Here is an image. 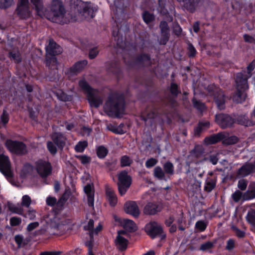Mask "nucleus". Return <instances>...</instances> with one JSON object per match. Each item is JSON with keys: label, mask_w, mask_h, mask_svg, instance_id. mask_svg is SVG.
Instances as JSON below:
<instances>
[{"label": "nucleus", "mask_w": 255, "mask_h": 255, "mask_svg": "<svg viewBox=\"0 0 255 255\" xmlns=\"http://www.w3.org/2000/svg\"><path fill=\"white\" fill-rule=\"evenodd\" d=\"M113 18L116 26L113 27L112 35L117 47L125 49L128 46V6L126 0H118L113 7Z\"/></svg>", "instance_id": "nucleus-1"}, {"label": "nucleus", "mask_w": 255, "mask_h": 255, "mask_svg": "<svg viewBox=\"0 0 255 255\" xmlns=\"http://www.w3.org/2000/svg\"><path fill=\"white\" fill-rule=\"evenodd\" d=\"M104 108L109 116L116 118L122 117L125 112V100L124 95L118 92L110 94Z\"/></svg>", "instance_id": "nucleus-2"}, {"label": "nucleus", "mask_w": 255, "mask_h": 255, "mask_svg": "<svg viewBox=\"0 0 255 255\" xmlns=\"http://www.w3.org/2000/svg\"><path fill=\"white\" fill-rule=\"evenodd\" d=\"M78 85L86 95L87 99L91 107L98 108L102 105L103 99L99 94L98 89L92 88L84 79L80 80Z\"/></svg>", "instance_id": "nucleus-3"}, {"label": "nucleus", "mask_w": 255, "mask_h": 255, "mask_svg": "<svg viewBox=\"0 0 255 255\" xmlns=\"http://www.w3.org/2000/svg\"><path fill=\"white\" fill-rule=\"evenodd\" d=\"M235 82L236 90L233 95L232 99L237 103H242L247 97V91L249 89L248 78H244V74L239 72L236 74Z\"/></svg>", "instance_id": "nucleus-4"}, {"label": "nucleus", "mask_w": 255, "mask_h": 255, "mask_svg": "<svg viewBox=\"0 0 255 255\" xmlns=\"http://www.w3.org/2000/svg\"><path fill=\"white\" fill-rule=\"evenodd\" d=\"M50 9L47 18L52 22L62 24L66 13L62 2L60 0H52Z\"/></svg>", "instance_id": "nucleus-5"}, {"label": "nucleus", "mask_w": 255, "mask_h": 255, "mask_svg": "<svg viewBox=\"0 0 255 255\" xmlns=\"http://www.w3.org/2000/svg\"><path fill=\"white\" fill-rule=\"evenodd\" d=\"M74 10L87 18H93L95 16L98 10V6L91 2H84L81 0H76L73 5Z\"/></svg>", "instance_id": "nucleus-6"}, {"label": "nucleus", "mask_w": 255, "mask_h": 255, "mask_svg": "<svg viewBox=\"0 0 255 255\" xmlns=\"http://www.w3.org/2000/svg\"><path fill=\"white\" fill-rule=\"evenodd\" d=\"M5 145L10 152L16 155H23L27 153L26 145L22 141L8 139Z\"/></svg>", "instance_id": "nucleus-7"}, {"label": "nucleus", "mask_w": 255, "mask_h": 255, "mask_svg": "<svg viewBox=\"0 0 255 255\" xmlns=\"http://www.w3.org/2000/svg\"><path fill=\"white\" fill-rule=\"evenodd\" d=\"M145 231L152 239L159 237L162 240L166 237L162 227L155 221L147 224L145 227Z\"/></svg>", "instance_id": "nucleus-8"}, {"label": "nucleus", "mask_w": 255, "mask_h": 255, "mask_svg": "<svg viewBox=\"0 0 255 255\" xmlns=\"http://www.w3.org/2000/svg\"><path fill=\"white\" fill-rule=\"evenodd\" d=\"M208 91L214 96V100L218 108L223 110L225 108V95L220 89L212 86L208 87Z\"/></svg>", "instance_id": "nucleus-9"}, {"label": "nucleus", "mask_w": 255, "mask_h": 255, "mask_svg": "<svg viewBox=\"0 0 255 255\" xmlns=\"http://www.w3.org/2000/svg\"><path fill=\"white\" fill-rule=\"evenodd\" d=\"M36 170L42 178H46L51 174L52 165L48 161L39 159L35 162Z\"/></svg>", "instance_id": "nucleus-10"}, {"label": "nucleus", "mask_w": 255, "mask_h": 255, "mask_svg": "<svg viewBox=\"0 0 255 255\" xmlns=\"http://www.w3.org/2000/svg\"><path fill=\"white\" fill-rule=\"evenodd\" d=\"M215 121L223 129L231 128L236 123V120L231 115L224 113L216 115Z\"/></svg>", "instance_id": "nucleus-11"}, {"label": "nucleus", "mask_w": 255, "mask_h": 255, "mask_svg": "<svg viewBox=\"0 0 255 255\" xmlns=\"http://www.w3.org/2000/svg\"><path fill=\"white\" fill-rule=\"evenodd\" d=\"M106 70L108 73L114 75L118 79L122 76V70L121 63L118 60H112L108 61L106 64Z\"/></svg>", "instance_id": "nucleus-12"}, {"label": "nucleus", "mask_w": 255, "mask_h": 255, "mask_svg": "<svg viewBox=\"0 0 255 255\" xmlns=\"http://www.w3.org/2000/svg\"><path fill=\"white\" fill-rule=\"evenodd\" d=\"M159 27L160 30L161 37L159 40L160 45H166L170 38V28L165 20L160 22Z\"/></svg>", "instance_id": "nucleus-13"}, {"label": "nucleus", "mask_w": 255, "mask_h": 255, "mask_svg": "<svg viewBox=\"0 0 255 255\" xmlns=\"http://www.w3.org/2000/svg\"><path fill=\"white\" fill-rule=\"evenodd\" d=\"M255 172V161L254 162H246L237 171L238 177H246Z\"/></svg>", "instance_id": "nucleus-14"}, {"label": "nucleus", "mask_w": 255, "mask_h": 255, "mask_svg": "<svg viewBox=\"0 0 255 255\" xmlns=\"http://www.w3.org/2000/svg\"><path fill=\"white\" fill-rule=\"evenodd\" d=\"M118 190L121 195L126 194L128 189V171L124 170L118 174Z\"/></svg>", "instance_id": "nucleus-15"}, {"label": "nucleus", "mask_w": 255, "mask_h": 255, "mask_svg": "<svg viewBox=\"0 0 255 255\" xmlns=\"http://www.w3.org/2000/svg\"><path fill=\"white\" fill-rule=\"evenodd\" d=\"M0 171L6 177H12L9 158L3 154H0Z\"/></svg>", "instance_id": "nucleus-16"}, {"label": "nucleus", "mask_w": 255, "mask_h": 255, "mask_svg": "<svg viewBox=\"0 0 255 255\" xmlns=\"http://www.w3.org/2000/svg\"><path fill=\"white\" fill-rule=\"evenodd\" d=\"M163 208L162 203L159 202H148L144 207L143 212L146 215H155L160 212Z\"/></svg>", "instance_id": "nucleus-17"}, {"label": "nucleus", "mask_w": 255, "mask_h": 255, "mask_svg": "<svg viewBox=\"0 0 255 255\" xmlns=\"http://www.w3.org/2000/svg\"><path fill=\"white\" fill-rule=\"evenodd\" d=\"M45 50L46 54L50 56H56L62 52V47L52 39H49L48 44L45 47Z\"/></svg>", "instance_id": "nucleus-18"}, {"label": "nucleus", "mask_w": 255, "mask_h": 255, "mask_svg": "<svg viewBox=\"0 0 255 255\" xmlns=\"http://www.w3.org/2000/svg\"><path fill=\"white\" fill-rule=\"evenodd\" d=\"M15 13L20 19H27L31 16L29 5L17 4Z\"/></svg>", "instance_id": "nucleus-19"}, {"label": "nucleus", "mask_w": 255, "mask_h": 255, "mask_svg": "<svg viewBox=\"0 0 255 255\" xmlns=\"http://www.w3.org/2000/svg\"><path fill=\"white\" fill-rule=\"evenodd\" d=\"M179 2L183 3V7L190 13H194L202 0H177Z\"/></svg>", "instance_id": "nucleus-20"}, {"label": "nucleus", "mask_w": 255, "mask_h": 255, "mask_svg": "<svg viewBox=\"0 0 255 255\" xmlns=\"http://www.w3.org/2000/svg\"><path fill=\"white\" fill-rule=\"evenodd\" d=\"M134 62L136 65L142 67L149 66L151 64L150 55L147 53H141L135 57Z\"/></svg>", "instance_id": "nucleus-21"}, {"label": "nucleus", "mask_w": 255, "mask_h": 255, "mask_svg": "<svg viewBox=\"0 0 255 255\" xmlns=\"http://www.w3.org/2000/svg\"><path fill=\"white\" fill-rule=\"evenodd\" d=\"M87 64V60L77 61L68 69L67 73L72 76L76 75L84 69Z\"/></svg>", "instance_id": "nucleus-22"}, {"label": "nucleus", "mask_w": 255, "mask_h": 255, "mask_svg": "<svg viewBox=\"0 0 255 255\" xmlns=\"http://www.w3.org/2000/svg\"><path fill=\"white\" fill-rule=\"evenodd\" d=\"M53 143L57 147L62 150L65 145L67 138L66 136L61 132H54L51 136Z\"/></svg>", "instance_id": "nucleus-23"}, {"label": "nucleus", "mask_w": 255, "mask_h": 255, "mask_svg": "<svg viewBox=\"0 0 255 255\" xmlns=\"http://www.w3.org/2000/svg\"><path fill=\"white\" fill-rule=\"evenodd\" d=\"M113 218L116 224L119 226L123 227L124 230H121L118 231L117 236L128 234V219H122L116 214H113Z\"/></svg>", "instance_id": "nucleus-24"}, {"label": "nucleus", "mask_w": 255, "mask_h": 255, "mask_svg": "<svg viewBox=\"0 0 255 255\" xmlns=\"http://www.w3.org/2000/svg\"><path fill=\"white\" fill-rule=\"evenodd\" d=\"M225 138V135L223 132H219L217 134H213L204 138V142L207 145H211L217 143Z\"/></svg>", "instance_id": "nucleus-25"}, {"label": "nucleus", "mask_w": 255, "mask_h": 255, "mask_svg": "<svg viewBox=\"0 0 255 255\" xmlns=\"http://www.w3.org/2000/svg\"><path fill=\"white\" fill-rule=\"evenodd\" d=\"M210 123L209 121H199L197 126L194 128V134L196 136H200L204 131L210 128Z\"/></svg>", "instance_id": "nucleus-26"}, {"label": "nucleus", "mask_w": 255, "mask_h": 255, "mask_svg": "<svg viewBox=\"0 0 255 255\" xmlns=\"http://www.w3.org/2000/svg\"><path fill=\"white\" fill-rule=\"evenodd\" d=\"M235 119L236 120V123L242 126L250 127L255 124L252 120L249 119L247 114L237 115V117Z\"/></svg>", "instance_id": "nucleus-27"}, {"label": "nucleus", "mask_w": 255, "mask_h": 255, "mask_svg": "<svg viewBox=\"0 0 255 255\" xmlns=\"http://www.w3.org/2000/svg\"><path fill=\"white\" fill-rule=\"evenodd\" d=\"M106 195L110 205L115 207L117 204L118 199L114 190L110 187H106Z\"/></svg>", "instance_id": "nucleus-28"}, {"label": "nucleus", "mask_w": 255, "mask_h": 255, "mask_svg": "<svg viewBox=\"0 0 255 255\" xmlns=\"http://www.w3.org/2000/svg\"><path fill=\"white\" fill-rule=\"evenodd\" d=\"M115 243L118 250L121 252L125 251L128 248V240L122 236H117Z\"/></svg>", "instance_id": "nucleus-29"}, {"label": "nucleus", "mask_w": 255, "mask_h": 255, "mask_svg": "<svg viewBox=\"0 0 255 255\" xmlns=\"http://www.w3.org/2000/svg\"><path fill=\"white\" fill-rule=\"evenodd\" d=\"M204 153V148L201 145L196 144L194 148L190 151V155L192 157L198 159L202 156Z\"/></svg>", "instance_id": "nucleus-30"}, {"label": "nucleus", "mask_w": 255, "mask_h": 255, "mask_svg": "<svg viewBox=\"0 0 255 255\" xmlns=\"http://www.w3.org/2000/svg\"><path fill=\"white\" fill-rule=\"evenodd\" d=\"M58 64L57 59L56 56H50L46 54L45 64L47 67L51 69L57 70L56 67Z\"/></svg>", "instance_id": "nucleus-31"}, {"label": "nucleus", "mask_w": 255, "mask_h": 255, "mask_svg": "<svg viewBox=\"0 0 255 255\" xmlns=\"http://www.w3.org/2000/svg\"><path fill=\"white\" fill-rule=\"evenodd\" d=\"M139 213L138 207L135 202L128 201V214L136 218L138 217Z\"/></svg>", "instance_id": "nucleus-32"}, {"label": "nucleus", "mask_w": 255, "mask_h": 255, "mask_svg": "<svg viewBox=\"0 0 255 255\" xmlns=\"http://www.w3.org/2000/svg\"><path fill=\"white\" fill-rule=\"evenodd\" d=\"M153 176L155 178L159 180L167 181L165 172L160 166H156L153 170Z\"/></svg>", "instance_id": "nucleus-33"}, {"label": "nucleus", "mask_w": 255, "mask_h": 255, "mask_svg": "<svg viewBox=\"0 0 255 255\" xmlns=\"http://www.w3.org/2000/svg\"><path fill=\"white\" fill-rule=\"evenodd\" d=\"M34 5L37 15H41L43 12V4L42 0H30Z\"/></svg>", "instance_id": "nucleus-34"}, {"label": "nucleus", "mask_w": 255, "mask_h": 255, "mask_svg": "<svg viewBox=\"0 0 255 255\" xmlns=\"http://www.w3.org/2000/svg\"><path fill=\"white\" fill-rule=\"evenodd\" d=\"M192 102L193 107L199 112L202 113L206 109L205 104L199 100H197L194 97L192 99Z\"/></svg>", "instance_id": "nucleus-35"}, {"label": "nucleus", "mask_w": 255, "mask_h": 255, "mask_svg": "<svg viewBox=\"0 0 255 255\" xmlns=\"http://www.w3.org/2000/svg\"><path fill=\"white\" fill-rule=\"evenodd\" d=\"M219 158L217 154H212L205 156L201 160V162H209L213 165L217 164Z\"/></svg>", "instance_id": "nucleus-36"}, {"label": "nucleus", "mask_w": 255, "mask_h": 255, "mask_svg": "<svg viewBox=\"0 0 255 255\" xmlns=\"http://www.w3.org/2000/svg\"><path fill=\"white\" fill-rule=\"evenodd\" d=\"M143 21L147 24L153 22L155 20V16L153 13L147 10H144L142 14Z\"/></svg>", "instance_id": "nucleus-37"}, {"label": "nucleus", "mask_w": 255, "mask_h": 255, "mask_svg": "<svg viewBox=\"0 0 255 255\" xmlns=\"http://www.w3.org/2000/svg\"><path fill=\"white\" fill-rule=\"evenodd\" d=\"M216 185V180L213 178H209L205 182L204 185V190L209 193L215 187Z\"/></svg>", "instance_id": "nucleus-38"}, {"label": "nucleus", "mask_w": 255, "mask_h": 255, "mask_svg": "<svg viewBox=\"0 0 255 255\" xmlns=\"http://www.w3.org/2000/svg\"><path fill=\"white\" fill-rule=\"evenodd\" d=\"M247 221L252 227L255 228V210L251 209L248 212L246 217Z\"/></svg>", "instance_id": "nucleus-39"}, {"label": "nucleus", "mask_w": 255, "mask_h": 255, "mask_svg": "<svg viewBox=\"0 0 255 255\" xmlns=\"http://www.w3.org/2000/svg\"><path fill=\"white\" fill-rule=\"evenodd\" d=\"M108 150L103 145L98 146L96 149V154L100 159H104L108 154Z\"/></svg>", "instance_id": "nucleus-40"}, {"label": "nucleus", "mask_w": 255, "mask_h": 255, "mask_svg": "<svg viewBox=\"0 0 255 255\" xmlns=\"http://www.w3.org/2000/svg\"><path fill=\"white\" fill-rule=\"evenodd\" d=\"M163 169L165 174L166 173L170 175L174 174V167L173 164L170 161H167L163 164Z\"/></svg>", "instance_id": "nucleus-41"}, {"label": "nucleus", "mask_w": 255, "mask_h": 255, "mask_svg": "<svg viewBox=\"0 0 255 255\" xmlns=\"http://www.w3.org/2000/svg\"><path fill=\"white\" fill-rule=\"evenodd\" d=\"M169 91L171 94L174 97H177L181 93V90L179 86L174 82L171 83Z\"/></svg>", "instance_id": "nucleus-42"}, {"label": "nucleus", "mask_w": 255, "mask_h": 255, "mask_svg": "<svg viewBox=\"0 0 255 255\" xmlns=\"http://www.w3.org/2000/svg\"><path fill=\"white\" fill-rule=\"evenodd\" d=\"M8 57L11 60H13L16 64H19L21 62L22 59L20 53L13 51L8 52Z\"/></svg>", "instance_id": "nucleus-43"}, {"label": "nucleus", "mask_w": 255, "mask_h": 255, "mask_svg": "<svg viewBox=\"0 0 255 255\" xmlns=\"http://www.w3.org/2000/svg\"><path fill=\"white\" fill-rule=\"evenodd\" d=\"M0 124L1 123L3 127L6 126L9 120V115L6 110L4 109L2 113L0 116Z\"/></svg>", "instance_id": "nucleus-44"}, {"label": "nucleus", "mask_w": 255, "mask_h": 255, "mask_svg": "<svg viewBox=\"0 0 255 255\" xmlns=\"http://www.w3.org/2000/svg\"><path fill=\"white\" fill-rule=\"evenodd\" d=\"M88 146V142L86 140L80 141L75 146V150L77 152H83Z\"/></svg>", "instance_id": "nucleus-45"}, {"label": "nucleus", "mask_w": 255, "mask_h": 255, "mask_svg": "<svg viewBox=\"0 0 255 255\" xmlns=\"http://www.w3.org/2000/svg\"><path fill=\"white\" fill-rule=\"evenodd\" d=\"M118 160L115 159L112 160L111 161H107L105 162L106 167L109 169V171H115L118 169Z\"/></svg>", "instance_id": "nucleus-46"}, {"label": "nucleus", "mask_w": 255, "mask_h": 255, "mask_svg": "<svg viewBox=\"0 0 255 255\" xmlns=\"http://www.w3.org/2000/svg\"><path fill=\"white\" fill-rule=\"evenodd\" d=\"M187 54L188 56L190 58H194L197 53V50L193 45L189 42L187 43Z\"/></svg>", "instance_id": "nucleus-47"}, {"label": "nucleus", "mask_w": 255, "mask_h": 255, "mask_svg": "<svg viewBox=\"0 0 255 255\" xmlns=\"http://www.w3.org/2000/svg\"><path fill=\"white\" fill-rule=\"evenodd\" d=\"M255 198V187L252 190H248L244 193V201H249Z\"/></svg>", "instance_id": "nucleus-48"}, {"label": "nucleus", "mask_w": 255, "mask_h": 255, "mask_svg": "<svg viewBox=\"0 0 255 255\" xmlns=\"http://www.w3.org/2000/svg\"><path fill=\"white\" fill-rule=\"evenodd\" d=\"M14 241L18 248L24 247L27 245V242L23 240V237L21 235H17L14 237Z\"/></svg>", "instance_id": "nucleus-49"}, {"label": "nucleus", "mask_w": 255, "mask_h": 255, "mask_svg": "<svg viewBox=\"0 0 255 255\" xmlns=\"http://www.w3.org/2000/svg\"><path fill=\"white\" fill-rule=\"evenodd\" d=\"M214 246V243L211 241H207L200 245L199 250L203 252L208 251L213 248Z\"/></svg>", "instance_id": "nucleus-50"}, {"label": "nucleus", "mask_w": 255, "mask_h": 255, "mask_svg": "<svg viewBox=\"0 0 255 255\" xmlns=\"http://www.w3.org/2000/svg\"><path fill=\"white\" fill-rule=\"evenodd\" d=\"M233 200L235 202H239L241 199L244 201V193L239 190H236L232 195Z\"/></svg>", "instance_id": "nucleus-51"}, {"label": "nucleus", "mask_w": 255, "mask_h": 255, "mask_svg": "<svg viewBox=\"0 0 255 255\" xmlns=\"http://www.w3.org/2000/svg\"><path fill=\"white\" fill-rule=\"evenodd\" d=\"M223 140V142L224 144L227 145H232L237 143L239 141V138L235 135H232L226 138H225Z\"/></svg>", "instance_id": "nucleus-52"}, {"label": "nucleus", "mask_w": 255, "mask_h": 255, "mask_svg": "<svg viewBox=\"0 0 255 255\" xmlns=\"http://www.w3.org/2000/svg\"><path fill=\"white\" fill-rule=\"evenodd\" d=\"M255 68V60H253L247 66V73L248 75H245L244 74V78H248V79L250 78L252 75V72Z\"/></svg>", "instance_id": "nucleus-53"}, {"label": "nucleus", "mask_w": 255, "mask_h": 255, "mask_svg": "<svg viewBox=\"0 0 255 255\" xmlns=\"http://www.w3.org/2000/svg\"><path fill=\"white\" fill-rule=\"evenodd\" d=\"M182 32V29L178 22H174L173 23V32L177 36H180Z\"/></svg>", "instance_id": "nucleus-54"}, {"label": "nucleus", "mask_w": 255, "mask_h": 255, "mask_svg": "<svg viewBox=\"0 0 255 255\" xmlns=\"http://www.w3.org/2000/svg\"><path fill=\"white\" fill-rule=\"evenodd\" d=\"M46 204L47 205L49 206H54L56 204L60 205V206H63V203H60V201H58L57 202V199L55 197L49 196L46 199Z\"/></svg>", "instance_id": "nucleus-55"}, {"label": "nucleus", "mask_w": 255, "mask_h": 255, "mask_svg": "<svg viewBox=\"0 0 255 255\" xmlns=\"http://www.w3.org/2000/svg\"><path fill=\"white\" fill-rule=\"evenodd\" d=\"M207 227V224L203 220L198 221L195 224V228L200 232L204 231Z\"/></svg>", "instance_id": "nucleus-56"}, {"label": "nucleus", "mask_w": 255, "mask_h": 255, "mask_svg": "<svg viewBox=\"0 0 255 255\" xmlns=\"http://www.w3.org/2000/svg\"><path fill=\"white\" fill-rule=\"evenodd\" d=\"M76 157L80 161L83 165H86L90 163L91 158L86 155H78Z\"/></svg>", "instance_id": "nucleus-57"}, {"label": "nucleus", "mask_w": 255, "mask_h": 255, "mask_svg": "<svg viewBox=\"0 0 255 255\" xmlns=\"http://www.w3.org/2000/svg\"><path fill=\"white\" fill-rule=\"evenodd\" d=\"M13 3V0H0V8L6 9L11 6Z\"/></svg>", "instance_id": "nucleus-58"}, {"label": "nucleus", "mask_w": 255, "mask_h": 255, "mask_svg": "<svg viewBox=\"0 0 255 255\" xmlns=\"http://www.w3.org/2000/svg\"><path fill=\"white\" fill-rule=\"evenodd\" d=\"M53 142L48 141L47 142V147L51 154L54 155L57 153V150Z\"/></svg>", "instance_id": "nucleus-59"}, {"label": "nucleus", "mask_w": 255, "mask_h": 255, "mask_svg": "<svg viewBox=\"0 0 255 255\" xmlns=\"http://www.w3.org/2000/svg\"><path fill=\"white\" fill-rule=\"evenodd\" d=\"M99 51L97 47H94L90 49L89 51V55H88L89 58L90 59H94L98 55V54H99Z\"/></svg>", "instance_id": "nucleus-60"}, {"label": "nucleus", "mask_w": 255, "mask_h": 255, "mask_svg": "<svg viewBox=\"0 0 255 255\" xmlns=\"http://www.w3.org/2000/svg\"><path fill=\"white\" fill-rule=\"evenodd\" d=\"M31 202L30 197L27 195H24L22 198L21 206L29 207Z\"/></svg>", "instance_id": "nucleus-61"}, {"label": "nucleus", "mask_w": 255, "mask_h": 255, "mask_svg": "<svg viewBox=\"0 0 255 255\" xmlns=\"http://www.w3.org/2000/svg\"><path fill=\"white\" fill-rule=\"evenodd\" d=\"M232 228L239 238H243L245 237L246 233L244 231H242L236 226H233Z\"/></svg>", "instance_id": "nucleus-62"}, {"label": "nucleus", "mask_w": 255, "mask_h": 255, "mask_svg": "<svg viewBox=\"0 0 255 255\" xmlns=\"http://www.w3.org/2000/svg\"><path fill=\"white\" fill-rule=\"evenodd\" d=\"M158 161L156 159L154 158H150L148 159L145 162V166L147 168H150L155 165Z\"/></svg>", "instance_id": "nucleus-63"}, {"label": "nucleus", "mask_w": 255, "mask_h": 255, "mask_svg": "<svg viewBox=\"0 0 255 255\" xmlns=\"http://www.w3.org/2000/svg\"><path fill=\"white\" fill-rule=\"evenodd\" d=\"M248 185V181L245 179H241L238 181V187L241 191H245Z\"/></svg>", "instance_id": "nucleus-64"}]
</instances>
